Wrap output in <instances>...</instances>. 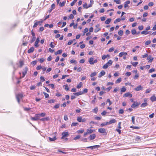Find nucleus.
<instances>
[{"label":"nucleus","instance_id":"obj_45","mask_svg":"<svg viewBox=\"0 0 156 156\" xmlns=\"http://www.w3.org/2000/svg\"><path fill=\"white\" fill-rule=\"evenodd\" d=\"M155 71V69H154L152 68V69H150L149 70L148 73H152L153 72H154Z\"/></svg>","mask_w":156,"mask_h":156},{"label":"nucleus","instance_id":"obj_12","mask_svg":"<svg viewBox=\"0 0 156 156\" xmlns=\"http://www.w3.org/2000/svg\"><path fill=\"white\" fill-rule=\"evenodd\" d=\"M130 3V1L129 0L127 1L126 2H125L124 3V7L125 8H126L128 7V9H128L129 8V6L128 5V4H129Z\"/></svg>","mask_w":156,"mask_h":156},{"label":"nucleus","instance_id":"obj_35","mask_svg":"<svg viewBox=\"0 0 156 156\" xmlns=\"http://www.w3.org/2000/svg\"><path fill=\"white\" fill-rule=\"evenodd\" d=\"M122 80V79L121 78H119L116 81L115 83H120Z\"/></svg>","mask_w":156,"mask_h":156},{"label":"nucleus","instance_id":"obj_31","mask_svg":"<svg viewBox=\"0 0 156 156\" xmlns=\"http://www.w3.org/2000/svg\"><path fill=\"white\" fill-rule=\"evenodd\" d=\"M123 31L121 30H119L118 32L119 35L120 36L122 35L123 34Z\"/></svg>","mask_w":156,"mask_h":156},{"label":"nucleus","instance_id":"obj_62","mask_svg":"<svg viewBox=\"0 0 156 156\" xmlns=\"http://www.w3.org/2000/svg\"><path fill=\"white\" fill-rule=\"evenodd\" d=\"M151 91V90L150 89H148L146 90L145 93H149Z\"/></svg>","mask_w":156,"mask_h":156},{"label":"nucleus","instance_id":"obj_55","mask_svg":"<svg viewBox=\"0 0 156 156\" xmlns=\"http://www.w3.org/2000/svg\"><path fill=\"white\" fill-rule=\"evenodd\" d=\"M131 75V73L130 72H127L125 74V75L128 76H129Z\"/></svg>","mask_w":156,"mask_h":156},{"label":"nucleus","instance_id":"obj_40","mask_svg":"<svg viewBox=\"0 0 156 156\" xmlns=\"http://www.w3.org/2000/svg\"><path fill=\"white\" fill-rule=\"evenodd\" d=\"M151 43V41H146L145 43V45H147L150 44Z\"/></svg>","mask_w":156,"mask_h":156},{"label":"nucleus","instance_id":"obj_9","mask_svg":"<svg viewBox=\"0 0 156 156\" xmlns=\"http://www.w3.org/2000/svg\"><path fill=\"white\" fill-rule=\"evenodd\" d=\"M143 89V87H142L141 85H139L136 87V88L134 89V90L136 91H139L142 90Z\"/></svg>","mask_w":156,"mask_h":156},{"label":"nucleus","instance_id":"obj_7","mask_svg":"<svg viewBox=\"0 0 156 156\" xmlns=\"http://www.w3.org/2000/svg\"><path fill=\"white\" fill-rule=\"evenodd\" d=\"M98 131L99 132L101 133H106V129L104 128H100L99 129Z\"/></svg>","mask_w":156,"mask_h":156},{"label":"nucleus","instance_id":"obj_28","mask_svg":"<svg viewBox=\"0 0 156 156\" xmlns=\"http://www.w3.org/2000/svg\"><path fill=\"white\" fill-rule=\"evenodd\" d=\"M131 33L132 34L134 35L136 33V31L135 29H133L131 30Z\"/></svg>","mask_w":156,"mask_h":156},{"label":"nucleus","instance_id":"obj_38","mask_svg":"<svg viewBox=\"0 0 156 156\" xmlns=\"http://www.w3.org/2000/svg\"><path fill=\"white\" fill-rule=\"evenodd\" d=\"M82 118L81 117H78L77 118V120L79 122H81Z\"/></svg>","mask_w":156,"mask_h":156},{"label":"nucleus","instance_id":"obj_57","mask_svg":"<svg viewBox=\"0 0 156 156\" xmlns=\"http://www.w3.org/2000/svg\"><path fill=\"white\" fill-rule=\"evenodd\" d=\"M81 83L80 82L79 83V84H78L77 86H76V88H78V89H79L81 87Z\"/></svg>","mask_w":156,"mask_h":156},{"label":"nucleus","instance_id":"obj_23","mask_svg":"<svg viewBox=\"0 0 156 156\" xmlns=\"http://www.w3.org/2000/svg\"><path fill=\"white\" fill-rule=\"evenodd\" d=\"M148 105L147 103V102L142 103L140 105L141 107H144L147 106Z\"/></svg>","mask_w":156,"mask_h":156},{"label":"nucleus","instance_id":"obj_27","mask_svg":"<svg viewBox=\"0 0 156 156\" xmlns=\"http://www.w3.org/2000/svg\"><path fill=\"white\" fill-rule=\"evenodd\" d=\"M126 87H123L121 89V92L122 93V92H125V91H126Z\"/></svg>","mask_w":156,"mask_h":156},{"label":"nucleus","instance_id":"obj_47","mask_svg":"<svg viewBox=\"0 0 156 156\" xmlns=\"http://www.w3.org/2000/svg\"><path fill=\"white\" fill-rule=\"evenodd\" d=\"M124 111L123 110V109H120L119 110V114H122L124 113Z\"/></svg>","mask_w":156,"mask_h":156},{"label":"nucleus","instance_id":"obj_49","mask_svg":"<svg viewBox=\"0 0 156 156\" xmlns=\"http://www.w3.org/2000/svg\"><path fill=\"white\" fill-rule=\"evenodd\" d=\"M59 105H60L59 104H57L56 105L54 106V108H56V109L58 108L59 107Z\"/></svg>","mask_w":156,"mask_h":156},{"label":"nucleus","instance_id":"obj_53","mask_svg":"<svg viewBox=\"0 0 156 156\" xmlns=\"http://www.w3.org/2000/svg\"><path fill=\"white\" fill-rule=\"evenodd\" d=\"M65 3V2H63L62 3L60 2L59 3V5L60 6L62 7L64 5Z\"/></svg>","mask_w":156,"mask_h":156},{"label":"nucleus","instance_id":"obj_42","mask_svg":"<svg viewBox=\"0 0 156 156\" xmlns=\"http://www.w3.org/2000/svg\"><path fill=\"white\" fill-rule=\"evenodd\" d=\"M80 137V135H77L75 136L73 140H76L77 139H79Z\"/></svg>","mask_w":156,"mask_h":156},{"label":"nucleus","instance_id":"obj_54","mask_svg":"<svg viewBox=\"0 0 156 156\" xmlns=\"http://www.w3.org/2000/svg\"><path fill=\"white\" fill-rule=\"evenodd\" d=\"M107 102L109 103V105H110L112 104V102L109 99H108L106 101Z\"/></svg>","mask_w":156,"mask_h":156},{"label":"nucleus","instance_id":"obj_63","mask_svg":"<svg viewBox=\"0 0 156 156\" xmlns=\"http://www.w3.org/2000/svg\"><path fill=\"white\" fill-rule=\"evenodd\" d=\"M105 11V9L104 8L101 9L99 10V12L100 13H103Z\"/></svg>","mask_w":156,"mask_h":156},{"label":"nucleus","instance_id":"obj_39","mask_svg":"<svg viewBox=\"0 0 156 156\" xmlns=\"http://www.w3.org/2000/svg\"><path fill=\"white\" fill-rule=\"evenodd\" d=\"M70 62L71 63H74L75 64H76L77 62L76 61L74 60L73 59H72L70 60Z\"/></svg>","mask_w":156,"mask_h":156},{"label":"nucleus","instance_id":"obj_14","mask_svg":"<svg viewBox=\"0 0 156 156\" xmlns=\"http://www.w3.org/2000/svg\"><path fill=\"white\" fill-rule=\"evenodd\" d=\"M96 136V135L95 134H93L90 135L89 137V138L90 140H93L95 138Z\"/></svg>","mask_w":156,"mask_h":156},{"label":"nucleus","instance_id":"obj_58","mask_svg":"<svg viewBox=\"0 0 156 156\" xmlns=\"http://www.w3.org/2000/svg\"><path fill=\"white\" fill-rule=\"evenodd\" d=\"M55 8V5L54 4H52L51 6V8L52 9H54Z\"/></svg>","mask_w":156,"mask_h":156},{"label":"nucleus","instance_id":"obj_17","mask_svg":"<svg viewBox=\"0 0 156 156\" xmlns=\"http://www.w3.org/2000/svg\"><path fill=\"white\" fill-rule=\"evenodd\" d=\"M99 24H98L96 26V27L97 28L94 29L95 32L97 33L101 30V29L99 28Z\"/></svg>","mask_w":156,"mask_h":156},{"label":"nucleus","instance_id":"obj_22","mask_svg":"<svg viewBox=\"0 0 156 156\" xmlns=\"http://www.w3.org/2000/svg\"><path fill=\"white\" fill-rule=\"evenodd\" d=\"M94 131V130H92L90 129H87V132L89 134L91 133Z\"/></svg>","mask_w":156,"mask_h":156},{"label":"nucleus","instance_id":"obj_19","mask_svg":"<svg viewBox=\"0 0 156 156\" xmlns=\"http://www.w3.org/2000/svg\"><path fill=\"white\" fill-rule=\"evenodd\" d=\"M34 50V48L33 47L30 48L27 51V52L28 53H30L33 52Z\"/></svg>","mask_w":156,"mask_h":156},{"label":"nucleus","instance_id":"obj_50","mask_svg":"<svg viewBox=\"0 0 156 156\" xmlns=\"http://www.w3.org/2000/svg\"><path fill=\"white\" fill-rule=\"evenodd\" d=\"M84 131L83 129V130H79L77 131V133H82L84 132Z\"/></svg>","mask_w":156,"mask_h":156},{"label":"nucleus","instance_id":"obj_25","mask_svg":"<svg viewBox=\"0 0 156 156\" xmlns=\"http://www.w3.org/2000/svg\"><path fill=\"white\" fill-rule=\"evenodd\" d=\"M48 138L49 140L51 141H54L55 140H56V138L55 136H54L52 138H51L50 137H49Z\"/></svg>","mask_w":156,"mask_h":156},{"label":"nucleus","instance_id":"obj_24","mask_svg":"<svg viewBox=\"0 0 156 156\" xmlns=\"http://www.w3.org/2000/svg\"><path fill=\"white\" fill-rule=\"evenodd\" d=\"M111 20V19H108L105 21V23L106 24H108L110 23Z\"/></svg>","mask_w":156,"mask_h":156},{"label":"nucleus","instance_id":"obj_37","mask_svg":"<svg viewBox=\"0 0 156 156\" xmlns=\"http://www.w3.org/2000/svg\"><path fill=\"white\" fill-rule=\"evenodd\" d=\"M77 0H74V1L71 3V6H73L74 5L75 3L77 2Z\"/></svg>","mask_w":156,"mask_h":156},{"label":"nucleus","instance_id":"obj_34","mask_svg":"<svg viewBox=\"0 0 156 156\" xmlns=\"http://www.w3.org/2000/svg\"><path fill=\"white\" fill-rule=\"evenodd\" d=\"M97 74V73L96 72L92 73L90 75L91 77H92L93 76H95Z\"/></svg>","mask_w":156,"mask_h":156},{"label":"nucleus","instance_id":"obj_16","mask_svg":"<svg viewBox=\"0 0 156 156\" xmlns=\"http://www.w3.org/2000/svg\"><path fill=\"white\" fill-rule=\"evenodd\" d=\"M153 58L151 57V55L149 56L147 58V59L149 60L148 62H151L153 60Z\"/></svg>","mask_w":156,"mask_h":156},{"label":"nucleus","instance_id":"obj_13","mask_svg":"<svg viewBox=\"0 0 156 156\" xmlns=\"http://www.w3.org/2000/svg\"><path fill=\"white\" fill-rule=\"evenodd\" d=\"M39 42V40L38 37H37V39L35 42L34 43V46L36 47L37 48L39 46V45H38V43Z\"/></svg>","mask_w":156,"mask_h":156},{"label":"nucleus","instance_id":"obj_43","mask_svg":"<svg viewBox=\"0 0 156 156\" xmlns=\"http://www.w3.org/2000/svg\"><path fill=\"white\" fill-rule=\"evenodd\" d=\"M64 86L65 87V89L66 90H69V88L68 87V86L67 85V84L65 85Z\"/></svg>","mask_w":156,"mask_h":156},{"label":"nucleus","instance_id":"obj_41","mask_svg":"<svg viewBox=\"0 0 156 156\" xmlns=\"http://www.w3.org/2000/svg\"><path fill=\"white\" fill-rule=\"evenodd\" d=\"M114 2H116L117 4H119L121 3L120 0H114Z\"/></svg>","mask_w":156,"mask_h":156},{"label":"nucleus","instance_id":"obj_29","mask_svg":"<svg viewBox=\"0 0 156 156\" xmlns=\"http://www.w3.org/2000/svg\"><path fill=\"white\" fill-rule=\"evenodd\" d=\"M98 107H96L95 108L93 109L92 111L96 113L98 111Z\"/></svg>","mask_w":156,"mask_h":156},{"label":"nucleus","instance_id":"obj_46","mask_svg":"<svg viewBox=\"0 0 156 156\" xmlns=\"http://www.w3.org/2000/svg\"><path fill=\"white\" fill-rule=\"evenodd\" d=\"M19 63L20 64V67H22V66H23L24 65V63L23 61H20L19 62Z\"/></svg>","mask_w":156,"mask_h":156},{"label":"nucleus","instance_id":"obj_59","mask_svg":"<svg viewBox=\"0 0 156 156\" xmlns=\"http://www.w3.org/2000/svg\"><path fill=\"white\" fill-rule=\"evenodd\" d=\"M43 93L45 96V98H48L49 97V94H48L45 92H44Z\"/></svg>","mask_w":156,"mask_h":156},{"label":"nucleus","instance_id":"obj_2","mask_svg":"<svg viewBox=\"0 0 156 156\" xmlns=\"http://www.w3.org/2000/svg\"><path fill=\"white\" fill-rule=\"evenodd\" d=\"M94 58L91 57L88 60V62L91 65H94V63H96L97 62L98 60L96 59L94 60Z\"/></svg>","mask_w":156,"mask_h":156},{"label":"nucleus","instance_id":"obj_11","mask_svg":"<svg viewBox=\"0 0 156 156\" xmlns=\"http://www.w3.org/2000/svg\"><path fill=\"white\" fill-rule=\"evenodd\" d=\"M132 96V95L129 92L125 93L123 96L124 97H129V98H131Z\"/></svg>","mask_w":156,"mask_h":156},{"label":"nucleus","instance_id":"obj_56","mask_svg":"<svg viewBox=\"0 0 156 156\" xmlns=\"http://www.w3.org/2000/svg\"><path fill=\"white\" fill-rule=\"evenodd\" d=\"M36 37H33L32 39L31 40V43L33 42L34 41H35L36 39Z\"/></svg>","mask_w":156,"mask_h":156},{"label":"nucleus","instance_id":"obj_48","mask_svg":"<svg viewBox=\"0 0 156 156\" xmlns=\"http://www.w3.org/2000/svg\"><path fill=\"white\" fill-rule=\"evenodd\" d=\"M87 138H83L82 139L81 141L83 142H87Z\"/></svg>","mask_w":156,"mask_h":156},{"label":"nucleus","instance_id":"obj_44","mask_svg":"<svg viewBox=\"0 0 156 156\" xmlns=\"http://www.w3.org/2000/svg\"><path fill=\"white\" fill-rule=\"evenodd\" d=\"M121 20V19L120 18H117L114 21V23H115L116 22H119Z\"/></svg>","mask_w":156,"mask_h":156},{"label":"nucleus","instance_id":"obj_1","mask_svg":"<svg viewBox=\"0 0 156 156\" xmlns=\"http://www.w3.org/2000/svg\"><path fill=\"white\" fill-rule=\"evenodd\" d=\"M112 60H109L107 63L103 66L102 68L104 69H107L109 66L112 65Z\"/></svg>","mask_w":156,"mask_h":156},{"label":"nucleus","instance_id":"obj_20","mask_svg":"<svg viewBox=\"0 0 156 156\" xmlns=\"http://www.w3.org/2000/svg\"><path fill=\"white\" fill-rule=\"evenodd\" d=\"M73 94L76 96H78L80 95H81L83 94V93L82 91H80L78 92L74 93Z\"/></svg>","mask_w":156,"mask_h":156},{"label":"nucleus","instance_id":"obj_4","mask_svg":"<svg viewBox=\"0 0 156 156\" xmlns=\"http://www.w3.org/2000/svg\"><path fill=\"white\" fill-rule=\"evenodd\" d=\"M23 97V95L21 94H18L16 95V99L19 103H20V99L22 98Z\"/></svg>","mask_w":156,"mask_h":156},{"label":"nucleus","instance_id":"obj_36","mask_svg":"<svg viewBox=\"0 0 156 156\" xmlns=\"http://www.w3.org/2000/svg\"><path fill=\"white\" fill-rule=\"evenodd\" d=\"M40 22V21H37L34 24V25L33 26V27H35L37 26L39 23Z\"/></svg>","mask_w":156,"mask_h":156},{"label":"nucleus","instance_id":"obj_61","mask_svg":"<svg viewBox=\"0 0 156 156\" xmlns=\"http://www.w3.org/2000/svg\"><path fill=\"white\" fill-rule=\"evenodd\" d=\"M139 77V75L138 74L136 73V75L134 76V79H137Z\"/></svg>","mask_w":156,"mask_h":156},{"label":"nucleus","instance_id":"obj_32","mask_svg":"<svg viewBox=\"0 0 156 156\" xmlns=\"http://www.w3.org/2000/svg\"><path fill=\"white\" fill-rule=\"evenodd\" d=\"M131 63L132 64V65L134 67H136V65L138 64V62H131Z\"/></svg>","mask_w":156,"mask_h":156},{"label":"nucleus","instance_id":"obj_26","mask_svg":"<svg viewBox=\"0 0 156 156\" xmlns=\"http://www.w3.org/2000/svg\"><path fill=\"white\" fill-rule=\"evenodd\" d=\"M49 119V118L48 117H47L46 118H42L41 119H40V120L42 121H44L46 120H48Z\"/></svg>","mask_w":156,"mask_h":156},{"label":"nucleus","instance_id":"obj_30","mask_svg":"<svg viewBox=\"0 0 156 156\" xmlns=\"http://www.w3.org/2000/svg\"><path fill=\"white\" fill-rule=\"evenodd\" d=\"M108 124V122H105L101 123L100 125V126L101 127H103L104 126H105V125H107Z\"/></svg>","mask_w":156,"mask_h":156},{"label":"nucleus","instance_id":"obj_21","mask_svg":"<svg viewBox=\"0 0 156 156\" xmlns=\"http://www.w3.org/2000/svg\"><path fill=\"white\" fill-rule=\"evenodd\" d=\"M150 100L152 102L156 101V97L154 95L152 96L150 98Z\"/></svg>","mask_w":156,"mask_h":156},{"label":"nucleus","instance_id":"obj_3","mask_svg":"<svg viewBox=\"0 0 156 156\" xmlns=\"http://www.w3.org/2000/svg\"><path fill=\"white\" fill-rule=\"evenodd\" d=\"M40 117L39 114H36L35 115L34 117H31V119L33 121H37V120L39 119Z\"/></svg>","mask_w":156,"mask_h":156},{"label":"nucleus","instance_id":"obj_60","mask_svg":"<svg viewBox=\"0 0 156 156\" xmlns=\"http://www.w3.org/2000/svg\"><path fill=\"white\" fill-rule=\"evenodd\" d=\"M40 80H41V81H42V82L44 81L45 80L44 79V78L42 76H41Z\"/></svg>","mask_w":156,"mask_h":156},{"label":"nucleus","instance_id":"obj_5","mask_svg":"<svg viewBox=\"0 0 156 156\" xmlns=\"http://www.w3.org/2000/svg\"><path fill=\"white\" fill-rule=\"evenodd\" d=\"M62 136L61 139H63L65 137L69 136V133L68 132H63L62 133Z\"/></svg>","mask_w":156,"mask_h":156},{"label":"nucleus","instance_id":"obj_18","mask_svg":"<svg viewBox=\"0 0 156 156\" xmlns=\"http://www.w3.org/2000/svg\"><path fill=\"white\" fill-rule=\"evenodd\" d=\"M116 122V120L115 119L111 120L109 122H108V124L115 123Z\"/></svg>","mask_w":156,"mask_h":156},{"label":"nucleus","instance_id":"obj_64","mask_svg":"<svg viewBox=\"0 0 156 156\" xmlns=\"http://www.w3.org/2000/svg\"><path fill=\"white\" fill-rule=\"evenodd\" d=\"M73 42V41L70 40L68 43L67 44L69 45H71Z\"/></svg>","mask_w":156,"mask_h":156},{"label":"nucleus","instance_id":"obj_51","mask_svg":"<svg viewBox=\"0 0 156 156\" xmlns=\"http://www.w3.org/2000/svg\"><path fill=\"white\" fill-rule=\"evenodd\" d=\"M55 101V100L54 99H51L49 100L48 101V103H54Z\"/></svg>","mask_w":156,"mask_h":156},{"label":"nucleus","instance_id":"obj_52","mask_svg":"<svg viewBox=\"0 0 156 156\" xmlns=\"http://www.w3.org/2000/svg\"><path fill=\"white\" fill-rule=\"evenodd\" d=\"M48 86H51V88L52 89H54L55 88L54 87V85L53 84H50L48 85Z\"/></svg>","mask_w":156,"mask_h":156},{"label":"nucleus","instance_id":"obj_33","mask_svg":"<svg viewBox=\"0 0 156 156\" xmlns=\"http://www.w3.org/2000/svg\"><path fill=\"white\" fill-rule=\"evenodd\" d=\"M78 124L77 122H73L71 125V126H77Z\"/></svg>","mask_w":156,"mask_h":156},{"label":"nucleus","instance_id":"obj_10","mask_svg":"<svg viewBox=\"0 0 156 156\" xmlns=\"http://www.w3.org/2000/svg\"><path fill=\"white\" fill-rule=\"evenodd\" d=\"M100 147V146L99 145H95L92 146L88 147H86L87 148H91V149H94L96 148H98Z\"/></svg>","mask_w":156,"mask_h":156},{"label":"nucleus","instance_id":"obj_8","mask_svg":"<svg viewBox=\"0 0 156 156\" xmlns=\"http://www.w3.org/2000/svg\"><path fill=\"white\" fill-rule=\"evenodd\" d=\"M105 74V72L104 70H102L101 72L98 74V77L101 78L102 76H104Z\"/></svg>","mask_w":156,"mask_h":156},{"label":"nucleus","instance_id":"obj_6","mask_svg":"<svg viewBox=\"0 0 156 156\" xmlns=\"http://www.w3.org/2000/svg\"><path fill=\"white\" fill-rule=\"evenodd\" d=\"M140 104V103H138L136 102H134L131 105V107L133 108H135L138 106Z\"/></svg>","mask_w":156,"mask_h":156},{"label":"nucleus","instance_id":"obj_15","mask_svg":"<svg viewBox=\"0 0 156 156\" xmlns=\"http://www.w3.org/2000/svg\"><path fill=\"white\" fill-rule=\"evenodd\" d=\"M27 67H25L24 69V71L22 72L23 74V76L22 77H23L25 76V75L27 73Z\"/></svg>","mask_w":156,"mask_h":156}]
</instances>
